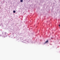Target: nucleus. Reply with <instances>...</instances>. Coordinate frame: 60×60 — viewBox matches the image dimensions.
<instances>
[{
    "label": "nucleus",
    "instance_id": "f257e3e1",
    "mask_svg": "<svg viewBox=\"0 0 60 60\" xmlns=\"http://www.w3.org/2000/svg\"><path fill=\"white\" fill-rule=\"evenodd\" d=\"M48 42H49V40H47V41H46V42L44 43V44L47 43H48Z\"/></svg>",
    "mask_w": 60,
    "mask_h": 60
},
{
    "label": "nucleus",
    "instance_id": "f03ea898",
    "mask_svg": "<svg viewBox=\"0 0 60 60\" xmlns=\"http://www.w3.org/2000/svg\"><path fill=\"white\" fill-rule=\"evenodd\" d=\"M13 13H16V11H15L14 10L13 11Z\"/></svg>",
    "mask_w": 60,
    "mask_h": 60
},
{
    "label": "nucleus",
    "instance_id": "7ed1b4c3",
    "mask_svg": "<svg viewBox=\"0 0 60 60\" xmlns=\"http://www.w3.org/2000/svg\"><path fill=\"white\" fill-rule=\"evenodd\" d=\"M20 2H23V0H21Z\"/></svg>",
    "mask_w": 60,
    "mask_h": 60
},
{
    "label": "nucleus",
    "instance_id": "20e7f679",
    "mask_svg": "<svg viewBox=\"0 0 60 60\" xmlns=\"http://www.w3.org/2000/svg\"><path fill=\"white\" fill-rule=\"evenodd\" d=\"M5 35H6V33H5Z\"/></svg>",
    "mask_w": 60,
    "mask_h": 60
},
{
    "label": "nucleus",
    "instance_id": "39448f33",
    "mask_svg": "<svg viewBox=\"0 0 60 60\" xmlns=\"http://www.w3.org/2000/svg\"><path fill=\"white\" fill-rule=\"evenodd\" d=\"M59 26L60 27V25H59Z\"/></svg>",
    "mask_w": 60,
    "mask_h": 60
},
{
    "label": "nucleus",
    "instance_id": "423d86ee",
    "mask_svg": "<svg viewBox=\"0 0 60 60\" xmlns=\"http://www.w3.org/2000/svg\"><path fill=\"white\" fill-rule=\"evenodd\" d=\"M1 35H0V36Z\"/></svg>",
    "mask_w": 60,
    "mask_h": 60
}]
</instances>
